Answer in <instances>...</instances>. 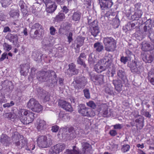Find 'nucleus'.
Returning <instances> with one entry per match:
<instances>
[{
  "instance_id": "nucleus-1",
  "label": "nucleus",
  "mask_w": 154,
  "mask_h": 154,
  "mask_svg": "<svg viewBox=\"0 0 154 154\" xmlns=\"http://www.w3.org/2000/svg\"><path fill=\"white\" fill-rule=\"evenodd\" d=\"M18 114L20 121L25 125L32 122L35 119V115L30 111L22 109H20Z\"/></svg>"
},
{
  "instance_id": "nucleus-2",
  "label": "nucleus",
  "mask_w": 154,
  "mask_h": 154,
  "mask_svg": "<svg viewBox=\"0 0 154 154\" xmlns=\"http://www.w3.org/2000/svg\"><path fill=\"white\" fill-rule=\"evenodd\" d=\"M55 79V83H57L56 78L57 75L55 72L52 70H50L46 71H40L37 73V78L38 80L42 82L50 80L52 76Z\"/></svg>"
},
{
  "instance_id": "nucleus-3",
  "label": "nucleus",
  "mask_w": 154,
  "mask_h": 154,
  "mask_svg": "<svg viewBox=\"0 0 154 154\" xmlns=\"http://www.w3.org/2000/svg\"><path fill=\"white\" fill-rule=\"evenodd\" d=\"M78 110V112L84 116L92 117L95 115V112L91 109L86 106L85 104L79 105Z\"/></svg>"
},
{
  "instance_id": "nucleus-4",
  "label": "nucleus",
  "mask_w": 154,
  "mask_h": 154,
  "mask_svg": "<svg viewBox=\"0 0 154 154\" xmlns=\"http://www.w3.org/2000/svg\"><path fill=\"white\" fill-rule=\"evenodd\" d=\"M103 42L105 46V49L107 51H110L116 47V42L112 37H106L103 38Z\"/></svg>"
},
{
  "instance_id": "nucleus-5",
  "label": "nucleus",
  "mask_w": 154,
  "mask_h": 154,
  "mask_svg": "<svg viewBox=\"0 0 154 154\" xmlns=\"http://www.w3.org/2000/svg\"><path fill=\"white\" fill-rule=\"evenodd\" d=\"M38 146L40 148H46L49 147L51 144V141L47 139L45 136L39 135L36 140Z\"/></svg>"
},
{
  "instance_id": "nucleus-6",
  "label": "nucleus",
  "mask_w": 154,
  "mask_h": 154,
  "mask_svg": "<svg viewBox=\"0 0 154 154\" xmlns=\"http://www.w3.org/2000/svg\"><path fill=\"white\" fill-rule=\"evenodd\" d=\"M128 66L130 68L131 72L134 74H140L144 71L143 66L139 65L136 61L132 60L128 63Z\"/></svg>"
},
{
  "instance_id": "nucleus-7",
  "label": "nucleus",
  "mask_w": 154,
  "mask_h": 154,
  "mask_svg": "<svg viewBox=\"0 0 154 154\" xmlns=\"http://www.w3.org/2000/svg\"><path fill=\"white\" fill-rule=\"evenodd\" d=\"M31 29H36L33 34L31 33V31H30V35L31 37L32 38H35L39 35H41L42 32L44 31L43 26L38 23H35L32 25L31 27Z\"/></svg>"
},
{
  "instance_id": "nucleus-8",
  "label": "nucleus",
  "mask_w": 154,
  "mask_h": 154,
  "mask_svg": "<svg viewBox=\"0 0 154 154\" xmlns=\"http://www.w3.org/2000/svg\"><path fill=\"white\" fill-rule=\"evenodd\" d=\"M134 116L136 119L135 122L137 123V128L139 127L140 129L142 128L144 126V117L142 116L139 115L138 112L134 114Z\"/></svg>"
},
{
  "instance_id": "nucleus-9",
  "label": "nucleus",
  "mask_w": 154,
  "mask_h": 154,
  "mask_svg": "<svg viewBox=\"0 0 154 154\" xmlns=\"http://www.w3.org/2000/svg\"><path fill=\"white\" fill-rule=\"evenodd\" d=\"M47 7L46 10L48 13L54 12L57 8V6L54 2H49L48 0H43Z\"/></svg>"
},
{
  "instance_id": "nucleus-10",
  "label": "nucleus",
  "mask_w": 154,
  "mask_h": 154,
  "mask_svg": "<svg viewBox=\"0 0 154 154\" xmlns=\"http://www.w3.org/2000/svg\"><path fill=\"white\" fill-rule=\"evenodd\" d=\"M6 38L11 42L15 45V46L18 48L20 44L18 41V37L17 34H12L8 33L7 35Z\"/></svg>"
},
{
  "instance_id": "nucleus-11",
  "label": "nucleus",
  "mask_w": 154,
  "mask_h": 154,
  "mask_svg": "<svg viewBox=\"0 0 154 154\" xmlns=\"http://www.w3.org/2000/svg\"><path fill=\"white\" fill-rule=\"evenodd\" d=\"M59 106L66 111L72 112L73 111V108L70 103L66 101L61 100L58 103Z\"/></svg>"
},
{
  "instance_id": "nucleus-12",
  "label": "nucleus",
  "mask_w": 154,
  "mask_h": 154,
  "mask_svg": "<svg viewBox=\"0 0 154 154\" xmlns=\"http://www.w3.org/2000/svg\"><path fill=\"white\" fill-rule=\"evenodd\" d=\"M65 145L64 144H57L51 148L50 152L53 154H59L65 149Z\"/></svg>"
},
{
  "instance_id": "nucleus-13",
  "label": "nucleus",
  "mask_w": 154,
  "mask_h": 154,
  "mask_svg": "<svg viewBox=\"0 0 154 154\" xmlns=\"http://www.w3.org/2000/svg\"><path fill=\"white\" fill-rule=\"evenodd\" d=\"M145 19L146 20L144 22L145 25L143 27V30L144 32L147 35L152 31V20L150 18L147 19L146 17L144 18V19Z\"/></svg>"
},
{
  "instance_id": "nucleus-14",
  "label": "nucleus",
  "mask_w": 154,
  "mask_h": 154,
  "mask_svg": "<svg viewBox=\"0 0 154 154\" xmlns=\"http://www.w3.org/2000/svg\"><path fill=\"white\" fill-rule=\"evenodd\" d=\"M97 110L99 112L98 115L100 116L101 115L104 117H107L108 116V110L107 109L106 105L104 104H101L98 105L97 107Z\"/></svg>"
},
{
  "instance_id": "nucleus-15",
  "label": "nucleus",
  "mask_w": 154,
  "mask_h": 154,
  "mask_svg": "<svg viewBox=\"0 0 154 154\" xmlns=\"http://www.w3.org/2000/svg\"><path fill=\"white\" fill-rule=\"evenodd\" d=\"M21 135L17 132H15L12 134L11 137L12 142L19 149L20 145V139Z\"/></svg>"
},
{
  "instance_id": "nucleus-16",
  "label": "nucleus",
  "mask_w": 154,
  "mask_h": 154,
  "mask_svg": "<svg viewBox=\"0 0 154 154\" xmlns=\"http://www.w3.org/2000/svg\"><path fill=\"white\" fill-rule=\"evenodd\" d=\"M1 143L6 146H9L11 144V139L6 134H2L0 138Z\"/></svg>"
},
{
  "instance_id": "nucleus-17",
  "label": "nucleus",
  "mask_w": 154,
  "mask_h": 154,
  "mask_svg": "<svg viewBox=\"0 0 154 154\" xmlns=\"http://www.w3.org/2000/svg\"><path fill=\"white\" fill-rule=\"evenodd\" d=\"M98 1L102 9L110 8L113 5V2L111 0H98Z\"/></svg>"
},
{
  "instance_id": "nucleus-18",
  "label": "nucleus",
  "mask_w": 154,
  "mask_h": 154,
  "mask_svg": "<svg viewBox=\"0 0 154 154\" xmlns=\"http://www.w3.org/2000/svg\"><path fill=\"white\" fill-rule=\"evenodd\" d=\"M83 154H91L92 151L91 146L87 142L82 143Z\"/></svg>"
},
{
  "instance_id": "nucleus-19",
  "label": "nucleus",
  "mask_w": 154,
  "mask_h": 154,
  "mask_svg": "<svg viewBox=\"0 0 154 154\" xmlns=\"http://www.w3.org/2000/svg\"><path fill=\"white\" fill-rule=\"evenodd\" d=\"M86 58V55L84 53L80 54L77 60V63L85 68L86 67V65L84 60Z\"/></svg>"
},
{
  "instance_id": "nucleus-20",
  "label": "nucleus",
  "mask_w": 154,
  "mask_h": 154,
  "mask_svg": "<svg viewBox=\"0 0 154 154\" xmlns=\"http://www.w3.org/2000/svg\"><path fill=\"white\" fill-rule=\"evenodd\" d=\"M68 66V70L72 72L71 75H76L79 73V69L76 68V65L74 63H72L69 64Z\"/></svg>"
},
{
  "instance_id": "nucleus-21",
  "label": "nucleus",
  "mask_w": 154,
  "mask_h": 154,
  "mask_svg": "<svg viewBox=\"0 0 154 154\" xmlns=\"http://www.w3.org/2000/svg\"><path fill=\"white\" fill-rule=\"evenodd\" d=\"M9 14L10 17L14 19H18L20 15L19 11L18 8L11 9Z\"/></svg>"
},
{
  "instance_id": "nucleus-22",
  "label": "nucleus",
  "mask_w": 154,
  "mask_h": 154,
  "mask_svg": "<svg viewBox=\"0 0 154 154\" xmlns=\"http://www.w3.org/2000/svg\"><path fill=\"white\" fill-rule=\"evenodd\" d=\"M20 141V145L19 147V149H21L23 148L27 150H30L31 149L33 150L35 148V145L33 144H32V148H29L27 145V140L25 139H23L21 140Z\"/></svg>"
},
{
  "instance_id": "nucleus-23",
  "label": "nucleus",
  "mask_w": 154,
  "mask_h": 154,
  "mask_svg": "<svg viewBox=\"0 0 154 154\" xmlns=\"http://www.w3.org/2000/svg\"><path fill=\"white\" fill-rule=\"evenodd\" d=\"M112 83L115 86V89L119 93L122 90V84L121 80H113Z\"/></svg>"
},
{
  "instance_id": "nucleus-24",
  "label": "nucleus",
  "mask_w": 154,
  "mask_h": 154,
  "mask_svg": "<svg viewBox=\"0 0 154 154\" xmlns=\"http://www.w3.org/2000/svg\"><path fill=\"white\" fill-rule=\"evenodd\" d=\"M117 75L123 81L126 79V74L125 70L122 68H120L117 69Z\"/></svg>"
},
{
  "instance_id": "nucleus-25",
  "label": "nucleus",
  "mask_w": 154,
  "mask_h": 154,
  "mask_svg": "<svg viewBox=\"0 0 154 154\" xmlns=\"http://www.w3.org/2000/svg\"><path fill=\"white\" fill-rule=\"evenodd\" d=\"M85 38L82 36H78L76 38V48H78L75 51L76 52L79 53L80 50V48L83 44Z\"/></svg>"
},
{
  "instance_id": "nucleus-26",
  "label": "nucleus",
  "mask_w": 154,
  "mask_h": 154,
  "mask_svg": "<svg viewBox=\"0 0 154 154\" xmlns=\"http://www.w3.org/2000/svg\"><path fill=\"white\" fill-rule=\"evenodd\" d=\"M37 128L38 131H41L46 128V122L44 120H39L38 122H37Z\"/></svg>"
},
{
  "instance_id": "nucleus-27",
  "label": "nucleus",
  "mask_w": 154,
  "mask_h": 154,
  "mask_svg": "<svg viewBox=\"0 0 154 154\" xmlns=\"http://www.w3.org/2000/svg\"><path fill=\"white\" fill-rule=\"evenodd\" d=\"M20 72L21 75L23 76L26 75L27 72H26L27 71L28 72L30 68L29 65H27L26 64H24L20 65Z\"/></svg>"
},
{
  "instance_id": "nucleus-28",
  "label": "nucleus",
  "mask_w": 154,
  "mask_h": 154,
  "mask_svg": "<svg viewBox=\"0 0 154 154\" xmlns=\"http://www.w3.org/2000/svg\"><path fill=\"white\" fill-rule=\"evenodd\" d=\"M82 13L79 11L74 12L72 16V19L74 21H79L81 17Z\"/></svg>"
},
{
  "instance_id": "nucleus-29",
  "label": "nucleus",
  "mask_w": 154,
  "mask_h": 154,
  "mask_svg": "<svg viewBox=\"0 0 154 154\" xmlns=\"http://www.w3.org/2000/svg\"><path fill=\"white\" fill-rule=\"evenodd\" d=\"M142 58L146 63H150L153 61L154 56L149 54H145L142 56Z\"/></svg>"
},
{
  "instance_id": "nucleus-30",
  "label": "nucleus",
  "mask_w": 154,
  "mask_h": 154,
  "mask_svg": "<svg viewBox=\"0 0 154 154\" xmlns=\"http://www.w3.org/2000/svg\"><path fill=\"white\" fill-rule=\"evenodd\" d=\"M64 154H80L79 150L76 146H73L72 149H66Z\"/></svg>"
},
{
  "instance_id": "nucleus-31",
  "label": "nucleus",
  "mask_w": 154,
  "mask_h": 154,
  "mask_svg": "<svg viewBox=\"0 0 154 154\" xmlns=\"http://www.w3.org/2000/svg\"><path fill=\"white\" fill-rule=\"evenodd\" d=\"M77 83H79L85 86L87 83V79L84 76L76 77L75 79Z\"/></svg>"
},
{
  "instance_id": "nucleus-32",
  "label": "nucleus",
  "mask_w": 154,
  "mask_h": 154,
  "mask_svg": "<svg viewBox=\"0 0 154 154\" xmlns=\"http://www.w3.org/2000/svg\"><path fill=\"white\" fill-rule=\"evenodd\" d=\"M38 101L34 98H32L29 100L27 103V106L28 108L31 110H33L35 106Z\"/></svg>"
},
{
  "instance_id": "nucleus-33",
  "label": "nucleus",
  "mask_w": 154,
  "mask_h": 154,
  "mask_svg": "<svg viewBox=\"0 0 154 154\" xmlns=\"http://www.w3.org/2000/svg\"><path fill=\"white\" fill-rule=\"evenodd\" d=\"M65 17L66 16L64 14L59 12L54 18V21L57 22H60L65 20Z\"/></svg>"
},
{
  "instance_id": "nucleus-34",
  "label": "nucleus",
  "mask_w": 154,
  "mask_h": 154,
  "mask_svg": "<svg viewBox=\"0 0 154 154\" xmlns=\"http://www.w3.org/2000/svg\"><path fill=\"white\" fill-rule=\"evenodd\" d=\"M141 45V48L144 51H150L152 49V46L149 43L143 42H142Z\"/></svg>"
},
{
  "instance_id": "nucleus-35",
  "label": "nucleus",
  "mask_w": 154,
  "mask_h": 154,
  "mask_svg": "<svg viewBox=\"0 0 154 154\" xmlns=\"http://www.w3.org/2000/svg\"><path fill=\"white\" fill-rule=\"evenodd\" d=\"M59 117L62 120L66 121L69 120L70 119L68 115L63 111H60L59 113Z\"/></svg>"
},
{
  "instance_id": "nucleus-36",
  "label": "nucleus",
  "mask_w": 154,
  "mask_h": 154,
  "mask_svg": "<svg viewBox=\"0 0 154 154\" xmlns=\"http://www.w3.org/2000/svg\"><path fill=\"white\" fill-rule=\"evenodd\" d=\"M143 14L142 11H135L134 14L131 16V18L134 20H138L141 17Z\"/></svg>"
},
{
  "instance_id": "nucleus-37",
  "label": "nucleus",
  "mask_w": 154,
  "mask_h": 154,
  "mask_svg": "<svg viewBox=\"0 0 154 154\" xmlns=\"http://www.w3.org/2000/svg\"><path fill=\"white\" fill-rule=\"evenodd\" d=\"M43 109V106L38 102L34 107L32 111L35 112H39L42 111Z\"/></svg>"
},
{
  "instance_id": "nucleus-38",
  "label": "nucleus",
  "mask_w": 154,
  "mask_h": 154,
  "mask_svg": "<svg viewBox=\"0 0 154 154\" xmlns=\"http://www.w3.org/2000/svg\"><path fill=\"white\" fill-rule=\"evenodd\" d=\"M73 86L74 88L76 89L80 90L84 88L85 86H84L79 83H77L76 81L74 79V81L72 83Z\"/></svg>"
},
{
  "instance_id": "nucleus-39",
  "label": "nucleus",
  "mask_w": 154,
  "mask_h": 154,
  "mask_svg": "<svg viewBox=\"0 0 154 154\" xmlns=\"http://www.w3.org/2000/svg\"><path fill=\"white\" fill-rule=\"evenodd\" d=\"M97 64H101V65L100 66L98 65L97 66V72L98 73H100L102 71H104L106 70L107 68H108L109 66V65H106V66H103L101 64L99 63H97ZM104 65V64H103Z\"/></svg>"
},
{
  "instance_id": "nucleus-40",
  "label": "nucleus",
  "mask_w": 154,
  "mask_h": 154,
  "mask_svg": "<svg viewBox=\"0 0 154 154\" xmlns=\"http://www.w3.org/2000/svg\"><path fill=\"white\" fill-rule=\"evenodd\" d=\"M112 59L109 57H106V59L105 60H101L98 62V63L100 64H101L102 65L106 64L108 65V64H110L112 62Z\"/></svg>"
},
{
  "instance_id": "nucleus-41",
  "label": "nucleus",
  "mask_w": 154,
  "mask_h": 154,
  "mask_svg": "<svg viewBox=\"0 0 154 154\" xmlns=\"http://www.w3.org/2000/svg\"><path fill=\"white\" fill-rule=\"evenodd\" d=\"M5 116L8 119H15L17 117V115L14 112L6 113Z\"/></svg>"
},
{
  "instance_id": "nucleus-42",
  "label": "nucleus",
  "mask_w": 154,
  "mask_h": 154,
  "mask_svg": "<svg viewBox=\"0 0 154 154\" xmlns=\"http://www.w3.org/2000/svg\"><path fill=\"white\" fill-rule=\"evenodd\" d=\"M97 83L98 85H101L103 83V76L102 75H97Z\"/></svg>"
},
{
  "instance_id": "nucleus-43",
  "label": "nucleus",
  "mask_w": 154,
  "mask_h": 154,
  "mask_svg": "<svg viewBox=\"0 0 154 154\" xmlns=\"http://www.w3.org/2000/svg\"><path fill=\"white\" fill-rule=\"evenodd\" d=\"M130 146L128 144L123 145L121 149L122 151L123 152H125L128 151L130 149Z\"/></svg>"
},
{
  "instance_id": "nucleus-44",
  "label": "nucleus",
  "mask_w": 154,
  "mask_h": 154,
  "mask_svg": "<svg viewBox=\"0 0 154 154\" xmlns=\"http://www.w3.org/2000/svg\"><path fill=\"white\" fill-rule=\"evenodd\" d=\"M141 112L142 115L148 118H150L151 117V115L149 112L146 110H144L143 109L141 110Z\"/></svg>"
},
{
  "instance_id": "nucleus-45",
  "label": "nucleus",
  "mask_w": 154,
  "mask_h": 154,
  "mask_svg": "<svg viewBox=\"0 0 154 154\" xmlns=\"http://www.w3.org/2000/svg\"><path fill=\"white\" fill-rule=\"evenodd\" d=\"M103 50V47L102 43L97 42V51L100 52Z\"/></svg>"
},
{
  "instance_id": "nucleus-46",
  "label": "nucleus",
  "mask_w": 154,
  "mask_h": 154,
  "mask_svg": "<svg viewBox=\"0 0 154 154\" xmlns=\"http://www.w3.org/2000/svg\"><path fill=\"white\" fill-rule=\"evenodd\" d=\"M86 104L87 106L91 108H92L93 109L95 108L96 106L95 104L92 101H90L87 103Z\"/></svg>"
},
{
  "instance_id": "nucleus-47",
  "label": "nucleus",
  "mask_w": 154,
  "mask_h": 154,
  "mask_svg": "<svg viewBox=\"0 0 154 154\" xmlns=\"http://www.w3.org/2000/svg\"><path fill=\"white\" fill-rule=\"evenodd\" d=\"M85 97L87 99L90 98V94L88 89H85L83 90Z\"/></svg>"
},
{
  "instance_id": "nucleus-48",
  "label": "nucleus",
  "mask_w": 154,
  "mask_h": 154,
  "mask_svg": "<svg viewBox=\"0 0 154 154\" xmlns=\"http://www.w3.org/2000/svg\"><path fill=\"white\" fill-rule=\"evenodd\" d=\"M68 131L69 133H70V135H71V134H72L73 138L74 137L73 136H74L75 134V131L74 128L72 126L69 127L68 129Z\"/></svg>"
},
{
  "instance_id": "nucleus-49",
  "label": "nucleus",
  "mask_w": 154,
  "mask_h": 154,
  "mask_svg": "<svg viewBox=\"0 0 154 154\" xmlns=\"http://www.w3.org/2000/svg\"><path fill=\"white\" fill-rule=\"evenodd\" d=\"M125 52L126 55L129 57H134V55L133 54V52L129 49H126Z\"/></svg>"
},
{
  "instance_id": "nucleus-50",
  "label": "nucleus",
  "mask_w": 154,
  "mask_h": 154,
  "mask_svg": "<svg viewBox=\"0 0 154 154\" xmlns=\"http://www.w3.org/2000/svg\"><path fill=\"white\" fill-rule=\"evenodd\" d=\"M141 3H138L134 5L135 11H142L140 9Z\"/></svg>"
},
{
  "instance_id": "nucleus-51",
  "label": "nucleus",
  "mask_w": 154,
  "mask_h": 154,
  "mask_svg": "<svg viewBox=\"0 0 154 154\" xmlns=\"http://www.w3.org/2000/svg\"><path fill=\"white\" fill-rule=\"evenodd\" d=\"M135 37L139 41L142 40L144 37L143 35V34L140 33L136 34Z\"/></svg>"
},
{
  "instance_id": "nucleus-52",
  "label": "nucleus",
  "mask_w": 154,
  "mask_h": 154,
  "mask_svg": "<svg viewBox=\"0 0 154 154\" xmlns=\"http://www.w3.org/2000/svg\"><path fill=\"white\" fill-rule=\"evenodd\" d=\"M50 33L52 35H54L56 31V29L53 26H51L49 29Z\"/></svg>"
},
{
  "instance_id": "nucleus-53",
  "label": "nucleus",
  "mask_w": 154,
  "mask_h": 154,
  "mask_svg": "<svg viewBox=\"0 0 154 154\" xmlns=\"http://www.w3.org/2000/svg\"><path fill=\"white\" fill-rule=\"evenodd\" d=\"M147 36L149 38L151 41L153 42H154V31H152L148 34Z\"/></svg>"
},
{
  "instance_id": "nucleus-54",
  "label": "nucleus",
  "mask_w": 154,
  "mask_h": 154,
  "mask_svg": "<svg viewBox=\"0 0 154 154\" xmlns=\"http://www.w3.org/2000/svg\"><path fill=\"white\" fill-rule=\"evenodd\" d=\"M14 103L13 101H11L10 102V103H7L4 104L3 105V107L5 108L6 107H10L14 105Z\"/></svg>"
},
{
  "instance_id": "nucleus-55",
  "label": "nucleus",
  "mask_w": 154,
  "mask_h": 154,
  "mask_svg": "<svg viewBox=\"0 0 154 154\" xmlns=\"http://www.w3.org/2000/svg\"><path fill=\"white\" fill-rule=\"evenodd\" d=\"M69 11V10L67 7L65 6H63L62 8V10L61 11V12H62L63 13L65 14H67Z\"/></svg>"
},
{
  "instance_id": "nucleus-56",
  "label": "nucleus",
  "mask_w": 154,
  "mask_h": 154,
  "mask_svg": "<svg viewBox=\"0 0 154 154\" xmlns=\"http://www.w3.org/2000/svg\"><path fill=\"white\" fill-rule=\"evenodd\" d=\"M72 35L73 34L72 32H70L69 33L68 35L67 36L68 42H69V43H70L73 40Z\"/></svg>"
},
{
  "instance_id": "nucleus-57",
  "label": "nucleus",
  "mask_w": 154,
  "mask_h": 154,
  "mask_svg": "<svg viewBox=\"0 0 154 154\" xmlns=\"http://www.w3.org/2000/svg\"><path fill=\"white\" fill-rule=\"evenodd\" d=\"M89 58L93 63H94L95 62L96 58L95 55L93 53H91L90 55Z\"/></svg>"
},
{
  "instance_id": "nucleus-58",
  "label": "nucleus",
  "mask_w": 154,
  "mask_h": 154,
  "mask_svg": "<svg viewBox=\"0 0 154 154\" xmlns=\"http://www.w3.org/2000/svg\"><path fill=\"white\" fill-rule=\"evenodd\" d=\"M4 47L7 51H9L12 48L11 46L8 44L5 43L4 44Z\"/></svg>"
},
{
  "instance_id": "nucleus-59",
  "label": "nucleus",
  "mask_w": 154,
  "mask_h": 154,
  "mask_svg": "<svg viewBox=\"0 0 154 154\" xmlns=\"http://www.w3.org/2000/svg\"><path fill=\"white\" fill-rule=\"evenodd\" d=\"M6 16L2 11H0V20L3 21L6 19Z\"/></svg>"
},
{
  "instance_id": "nucleus-60",
  "label": "nucleus",
  "mask_w": 154,
  "mask_h": 154,
  "mask_svg": "<svg viewBox=\"0 0 154 154\" xmlns=\"http://www.w3.org/2000/svg\"><path fill=\"white\" fill-rule=\"evenodd\" d=\"M59 127L57 125H55L52 126L51 131L53 132H57L58 131Z\"/></svg>"
},
{
  "instance_id": "nucleus-61",
  "label": "nucleus",
  "mask_w": 154,
  "mask_h": 154,
  "mask_svg": "<svg viewBox=\"0 0 154 154\" xmlns=\"http://www.w3.org/2000/svg\"><path fill=\"white\" fill-rule=\"evenodd\" d=\"M128 60V57H124V56L121 57L120 58V61L122 63L125 64Z\"/></svg>"
},
{
  "instance_id": "nucleus-62",
  "label": "nucleus",
  "mask_w": 154,
  "mask_h": 154,
  "mask_svg": "<svg viewBox=\"0 0 154 154\" xmlns=\"http://www.w3.org/2000/svg\"><path fill=\"white\" fill-rule=\"evenodd\" d=\"M105 92L109 95H112L113 93L112 91H111L110 88L108 87H106L105 89Z\"/></svg>"
},
{
  "instance_id": "nucleus-63",
  "label": "nucleus",
  "mask_w": 154,
  "mask_h": 154,
  "mask_svg": "<svg viewBox=\"0 0 154 154\" xmlns=\"http://www.w3.org/2000/svg\"><path fill=\"white\" fill-rule=\"evenodd\" d=\"M109 133L112 136L114 137L116 135L117 133L116 130H111L109 131Z\"/></svg>"
},
{
  "instance_id": "nucleus-64",
  "label": "nucleus",
  "mask_w": 154,
  "mask_h": 154,
  "mask_svg": "<svg viewBox=\"0 0 154 154\" xmlns=\"http://www.w3.org/2000/svg\"><path fill=\"white\" fill-rule=\"evenodd\" d=\"M93 28V30H92L91 33L94 36V37H95L96 36V26H92Z\"/></svg>"
}]
</instances>
